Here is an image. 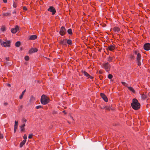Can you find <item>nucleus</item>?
I'll use <instances>...</instances> for the list:
<instances>
[{"label":"nucleus","instance_id":"obj_1","mask_svg":"<svg viewBox=\"0 0 150 150\" xmlns=\"http://www.w3.org/2000/svg\"><path fill=\"white\" fill-rule=\"evenodd\" d=\"M132 103H131V105L132 108L135 110H137L140 108V104L138 102L137 100L134 98L132 100Z\"/></svg>","mask_w":150,"mask_h":150},{"label":"nucleus","instance_id":"obj_2","mask_svg":"<svg viewBox=\"0 0 150 150\" xmlns=\"http://www.w3.org/2000/svg\"><path fill=\"white\" fill-rule=\"evenodd\" d=\"M49 98L45 95H42L40 99L41 103L43 105H46L49 102Z\"/></svg>","mask_w":150,"mask_h":150},{"label":"nucleus","instance_id":"obj_3","mask_svg":"<svg viewBox=\"0 0 150 150\" xmlns=\"http://www.w3.org/2000/svg\"><path fill=\"white\" fill-rule=\"evenodd\" d=\"M102 67L105 69V71L108 72L110 69L111 66L108 62H104L102 65Z\"/></svg>","mask_w":150,"mask_h":150},{"label":"nucleus","instance_id":"obj_4","mask_svg":"<svg viewBox=\"0 0 150 150\" xmlns=\"http://www.w3.org/2000/svg\"><path fill=\"white\" fill-rule=\"evenodd\" d=\"M10 42L9 41L6 42H4L0 39V43L3 46L8 47H10Z\"/></svg>","mask_w":150,"mask_h":150},{"label":"nucleus","instance_id":"obj_5","mask_svg":"<svg viewBox=\"0 0 150 150\" xmlns=\"http://www.w3.org/2000/svg\"><path fill=\"white\" fill-rule=\"evenodd\" d=\"M67 30L65 27L62 26L60 28V30L59 32V34L61 35H64L66 33Z\"/></svg>","mask_w":150,"mask_h":150},{"label":"nucleus","instance_id":"obj_6","mask_svg":"<svg viewBox=\"0 0 150 150\" xmlns=\"http://www.w3.org/2000/svg\"><path fill=\"white\" fill-rule=\"evenodd\" d=\"M19 30V26L16 25L14 28L11 29V31L13 33H16Z\"/></svg>","mask_w":150,"mask_h":150},{"label":"nucleus","instance_id":"obj_7","mask_svg":"<svg viewBox=\"0 0 150 150\" xmlns=\"http://www.w3.org/2000/svg\"><path fill=\"white\" fill-rule=\"evenodd\" d=\"M48 11L52 13V14L54 15L56 13V11L55 8L53 6H50L48 8Z\"/></svg>","mask_w":150,"mask_h":150},{"label":"nucleus","instance_id":"obj_8","mask_svg":"<svg viewBox=\"0 0 150 150\" xmlns=\"http://www.w3.org/2000/svg\"><path fill=\"white\" fill-rule=\"evenodd\" d=\"M144 49L146 50H150V44L147 43L144 45Z\"/></svg>","mask_w":150,"mask_h":150},{"label":"nucleus","instance_id":"obj_9","mask_svg":"<svg viewBox=\"0 0 150 150\" xmlns=\"http://www.w3.org/2000/svg\"><path fill=\"white\" fill-rule=\"evenodd\" d=\"M100 96L106 102H108V99L107 98L104 94L101 93H100Z\"/></svg>","mask_w":150,"mask_h":150},{"label":"nucleus","instance_id":"obj_10","mask_svg":"<svg viewBox=\"0 0 150 150\" xmlns=\"http://www.w3.org/2000/svg\"><path fill=\"white\" fill-rule=\"evenodd\" d=\"M82 73L84 75L86 76L88 78H90L92 79V77L91 76H90L87 73L86 71H82Z\"/></svg>","mask_w":150,"mask_h":150},{"label":"nucleus","instance_id":"obj_11","mask_svg":"<svg viewBox=\"0 0 150 150\" xmlns=\"http://www.w3.org/2000/svg\"><path fill=\"white\" fill-rule=\"evenodd\" d=\"M38 51V50L36 48H32L29 51L30 53H33L35 52Z\"/></svg>","mask_w":150,"mask_h":150},{"label":"nucleus","instance_id":"obj_12","mask_svg":"<svg viewBox=\"0 0 150 150\" xmlns=\"http://www.w3.org/2000/svg\"><path fill=\"white\" fill-rule=\"evenodd\" d=\"M37 36L35 35H33L30 36L29 39L30 40H33L36 39Z\"/></svg>","mask_w":150,"mask_h":150},{"label":"nucleus","instance_id":"obj_13","mask_svg":"<svg viewBox=\"0 0 150 150\" xmlns=\"http://www.w3.org/2000/svg\"><path fill=\"white\" fill-rule=\"evenodd\" d=\"M115 49V47L112 45H110L108 47V49L109 50L113 51Z\"/></svg>","mask_w":150,"mask_h":150},{"label":"nucleus","instance_id":"obj_14","mask_svg":"<svg viewBox=\"0 0 150 150\" xmlns=\"http://www.w3.org/2000/svg\"><path fill=\"white\" fill-rule=\"evenodd\" d=\"M25 126V124L23 122V124L20 127V128L21 129V131L22 132L24 131L25 129L24 127Z\"/></svg>","mask_w":150,"mask_h":150},{"label":"nucleus","instance_id":"obj_15","mask_svg":"<svg viewBox=\"0 0 150 150\" xmlns=\"http://www.w3.org/2000/svg\"><path fill=\"white\" fill-rule=\"evenodd\" d=\"M113 29L115 32H118L120 30V28L118 27H115L113 28Z\"/></svg>","mask_w":150,"mask_h":150},{"label":"nucleus","instance_id":"obj_16","mask_svg":"<svg viewBox=\"0 0 150 150\" xmlns=\"http://www.w3.org/2000/svg\"><path fill=\"white\" fill-rule=\"evenodd\" d=\"M26 142V140H23L22 142L20 144V147H22L23 145L25 144V142Z\"/></svg>","mask_w":150,"mask_h":150},{"label":"nucleus","instance_id":"obj_17","mask_svg":"<svg viewBox=\"0 0 150 150\" xmlns=\"http://www.w3.org/2000/svg\"><path fill=\"white\" fill-rule=\"evenodd\" d=\"M26 89L25 90L23 91L22 92L21 94V96H20L19 98L20 99H22L23 98V95H24L26 91Z\"/></svg>","mask_w":150,"mask_h":150},{"label":"nucleus","instance_id":"obj_18","mask_svg":"<svg viewBox=\"0 0 150 150\" xmlns=\"http://www.w3.org/2000/svg\"><path fill=\"white\" fill-rule=\"evenodd\" d=\"M128 88L131 91L134 93H135V91L132 87H128Z\"/></svg>","mask_w":150,"mask_h":150},{"label":"nucleus","instance_id":"obj_19","mask_svg":"<svg viewBox=\"0 0 150 150\" xmlns=\"http://www.w3.org/2000/svg\"><path fill=\"white\" fill-rule=\"evenodd\" d=\"M141 55L139 53H138L137 54V60H140Z\"/></svg>","mask_w":150,"mask_h":150},{"label":"nucleus","instance_id":"obj_20","mask_svg":"<svg viewBox=\"0 0 150 150\" xmlns=\"http://www.w3.org/2000/svg\"><path fill=\"white\" fill-rule=\"evenodd\" d=\"M67 33L68 34L70 35H72V30L71 29H69L67 30Z\"/></svg>","mask_w":150,"mask_h":150},{"label":"nucleus","instance_id":"obj_21","mask_svg":"<svg viewBox=\"0 0 150 150\" xmlns=\"http://www.w3.org/2000/svg\"><path fill=\"white\" fill-rule=\"evenodd\" d=\"M21 44V42L20 41H18L15 43V46L18 47H19Z\"/></svg>","mask_w":150,"mask_h":150},{"label":"nucleus","instance_id":"obj_22","mask_svg":"<svg viewBox=\"0 0 150 150\" xmlns=\"http://www.w3.org/2000/svg\"><path fill=\"white\" fill-rule=\"evenodd\" d=\"M142 98L143 99H145L147 98V96L146 95L143 94L142 95Z\"/></svg>","mask_w":150,"mask_h":150},{"label":"nucleus","instance_id":"obj_23","mask_svg":"<svg viewBox=\"0 0 150 150\" xmlns=\"http://www.w3.org/2000/svg\"><path fill=\"white\" fill-rule=\"evenodd\" d=\"M3 14L5 16H10L11 15V13H4Z\"/></svg>","mask_w":150,"mask_h":150},{"label":"nucleus","instance_id":"obj_24","mask_svg":"<svg viewBox=\"0 0 150 150\" xmlns=\"http://www.w3.org/2000/svg\"><path fill=\"white\" fill-rule=\"evenodd\" d=\"M67 43L68 44L71 45L72 44L71 41L70 40H68L67 41Z\"/></svg>","mask_w":150,"mask_h":150},{"label":"nucleus","instance_id":"obj_25","mask_svg":"<svg viewBox=\"0 0 150 150\" xmlns=\"http://www.w3.org/2000/svg\"><path fill=\"white\" fill-rule=\"evenodd\" d=\"M1 30L2 31H4L6 30V28L4 26H3L1 28Z\"/></svg>","mask_w":150,"mask_h":150},{"label":"nucleus","instance_id":"obj_26","mask_svg":"<svg viewBox=\"0 0 150 150\" xmlns=\"http://www.w3.org/2000/svg\"><path fill=\"white\" fill-rule=\"evenodd\" d=\"M112 57H109L108 58V59H107L108 61L109 62H112Z\"/></svg>","mask_w":150,"mask_h":150},{"label":"nucleus","instance_id":"obj_27","mask_svg":"<svg viewBox=\"0 0 150 150\" xmlns=\"http://www.w3.org/2000/svg\"><path fill=\"white\" fill-rule=\"evenodd\" d=\"M60 43L61 44L65 45L66 44V42L64 40H62L60 42Z\"/></svg>","mask_w":150,"mask_h":150},{"label":"nucleus","instance_id":"obj_28","mask_svg":"<svg viewBox=\"0 0 150 150\" xmlns=\"http://www.w3.org/2000/svg\"><path fill=\"white\" fill-rule=\"evenodd\" d=\"M108 78L109 79H111L112 78V75L111 74H109L108 76Z\"/></svg>","mask_w":150,"mask_h":150},{"label":"nucleus","instance_id":"obj_29","mask_svg":"<svg viewBox=\"0 0 150 150\" xmlns=\"http://www.w3.org/2000/svg\"><path fill=\"white\" fill-rule=\"evenodd\" d=\"M111 108L110 106H105V109L108 110H109Z\"/></svg>","mask_w":150,"mask_h":150},{"label":"nucleus","instance_id":"obj_30","mask_svg":"<svg viewBox=\"0 0 150 150\" xmlns=\"http://www.w3.org/2000/svg\"><path fill=\"white\" fill-rule=\"evenodd\" d=\"M25 59L26 60L28 61L29 59V57L28 56H26L25 57Z\"/></svg>","mask_w":150,"mask_h":150},{"label":"nucleus","instance_id":"obj_31","mask_svg":"<svg viewBox=\"0 0 150 150\" xmlns=\"http://www.w3.org/2000/svg\"><path fill=\"white\" fill-rule=\"evenodd\" d=\"M137 64L139 66L141 64V63L140 62V60H137Z\"/></svg>","mask_w":150,"mask_h":150},{"label":"nucleus","instance_id":"obj_32","mask_svg":"<svg viewBox=\"0 0 150 150\" xmlns=\"http://www.w3.org/2000/svg\"><path fill=\"white\" fill-rule=\"evenodd\" d=\"M42 107L41 105H38V106H37L36 107V108L37 109H38L39 108H41Z\"/></svg>","mask_w":150,"mask_h":150},{"label":"nucleus","instance_id":"obj_33","mask_svg":"<svg viewBox=\"0 0 150 150\" xmlns=\"http://www.w3.org/2000/svg\"><path fill=\"white\" fill-rule=\"evenodd\" d=\"M33 135L32 134H30L28 136V138L29 139H31Z\"/></svg>","mask_w":150,"mask_h":150},{"label":"nucleus","instance_id":"obj_34","mask_svg":"<svg viewBox=\"0 0 150 150\" xmlns=\"http://www.w3.org/2000/svg\"><path fill=\"white\" fill-rule=\"evenodd\" d=\"M122 84L123 85L125 86H127V84H126V83L125 82H122Z\"/></svg>","mask_w":150,"mask_h":150},{"label":"nucleus","instance_id":"obj_35","mask_svg":"<svg viewBox=\"0 0 150 150\" xmlns=\"http://www.w3.org/2000/svg\"><path fill=\"white\" fill-rule=\"evenodd\" d=\"M23 138L25 139V140H26L27 139V136L26 134H24L23 136Z\"/></svg>","mask_w":150,"mask_h":150},{"label":"nucleus","instance_id":"obj_36","mask_svg":"<svg viewBox=\"0 0 150 150\" xmlns=\"http://www.w3.org/2000/svg\"><path fill=\"white\" fill-rule=\"evenodd\" d=\"M3 134H1L0 135V138H1V139H2L3 138Z\"/></svg>","mask_w":150,"mask_h":150},{"label":"nucleus","instance_id":"obj_37","mask_svg":"<svg viewBox=\"0 0 150 150\" xmlns=\"http://www.w3.org/2000/svg\"><path fill=\"white\" fill-rule=\"evenodd\" d=\"M23 9L24 10L26 11L27 10V8L25 6H24L23 7Z\"/></svg>","mask_w":150,"mask_h":150},{"label":"nucleus","instance_id":"obj_38","mask_svg":"<svg viewBox=\"0 0 150 150\" xmlns=\"http://www.w3.org/2000/svg\"><path fill=\"white\" fill-rule=\"evenodd\" d=\"M18 127V125H14V128H17Z\"/></svg>","mask_w":150,"mask_h":150},{"label":"nucleus","instance_id":"obj_39","mask_svg":"<svg viewBox=\"0 0 150 150\" xmlns=\"http://www.w3.org/2000/svg\"><path fill=\"white\" fill-rule=\"evenodd\" d=\"M18 122L17 121H15V125H18Z\"/></svg>","mask_w":150,"mask_h":150},{"label":"nucleus","instance_id":"obj_40","mask_svg":"<svg viewBox=\"0 0 150 150\" xmlns=\"http://www.w3.org/2000/svg\"><path fill=\"white\" fill-rule=\"evenodd\" d=\"M18 122L17 121H15V125H18Z\"/></svg>","mask_w":150,"mask_h":150},{"label":"nucleus","instance_id":"obj_41","mask_svg":"<svg viewBox=\"0 0 150 150\" xmlns=\"http://www.w3.org/2000/svg\"><path fill=\"white\" fill-rule=\"evenodd\" d=\"M3 2L4 3H6L7 2V0H3Z\"/></svg>","mask_w":150,"mask_h":150},{"label":"nucleus","instance_id":"obj_42","mask_svg":"<svg viewBox=\"0 0 150 150\" xmlns=\"http://www.w3.org/2000/svg\"><path fill=\"white\" fill-rule=\"evenodd\" d=\"M13 7L15 8V7H16V5L15 4H13Z\"/></svg>","mask_w":150,"mask_h":150},{"label":"nucleus","instance_id":"obj_43","mask_svg":"<svg viewBox=\"0 0 150 150\" xmlns=\"http://www.w3.org/2000/svg\"><path fill=\"white\" fill-rule=\"evenodd\" d=\"M8 103H4V105H7Z\"/></svg>","mask_w":150,"mask_h":150},{"label":"nucleus","instance_id":"obj_44","mask_svg":"<svg viewBox=\"0 0 150 150\" xmlns=\"http://www.w3.org/2000/svg\"><path fill=\"white\" fill-rule=\"evenodd\" d=\"M17 128H14V132L15 133L16 131Z\"/></svg>","mask_w":150,"mask_h":150},{"label":"nucleus","instance_id":"obj_45","mask_svg":"<svg viewBox=\"0 0 150 150\" xmlns=\"http://www.w3.org/2000/svg\"><path fill=\"white\" fill-rule=\"evenodd\" d=\"M138 53H137V51H135V52H134V54H137Z\"/></svg>","mask_w":150,"mask_h":150},{"label":"nucleus","instance_id":"obj_46","mask_svg":"<svg viewBox=\"0 0 150 150\" xmlns=\"http://www.w3.org/2000/svg\"><path fill=\"white\" fill-rule=\"evenodd\" d=\"M9 57H7L6 58V59L7 60H8Z\"/></svg>","mask_w":150,"mask_h":150},{"label":"nucleus","instance_id":"obj_47","mask_svg":"<svg viewBox=\"0 0 150 150\" xmlns=\"http://www.w3.org/2000/svg\"><path fill=\"white\" fill-rule=\"evenodd\" d=\"M99 72L100 74H101L102 73V71L101 70H100L99 71Z\"/></svg>","mask_w":150,"mask_h":150},{"label":"nucleus","instance_id":"obj_48","mask_svg":"<svg viewBox=\"0 0 150 150\" xmlns=\"http://www.w3.org/2000/svg\"><path fill=\"white\" fill-rule=\"evenodd\" d=\"M62 112L64 113L65 114H66V113L65 112V110H64L62 111Z\"/></svg>","mask_w":150,"mask_h":150},{"label":"nucleus","instance_id":"obj_49","mask_svg":"<svg viewBox=\"0 0 150 150\" xmlns=\"http://www.w3.org/2000/svg\"><path fill=\"white\" fill-rule=\"evenodd\" d=\"M6 64H7L8 65H9V64H11V63H10L9 62H6Z\"/></svg>","mask_w":150,"mask_h":150},{"label":"nucleus","instance_id":"obj_50","mask_svg":"<svg viewBox=\"0 0 150 150\" xmlns=\"http://www.w3.org/2000/svg\"><path fill=\"white\" fill-rule=\"evenodd\" d=\"M13 13H16V11H14L13 12Z\"/></svg>","mask_w":150,"mask_h":150},{"label":"nucleus","instance_id":"obj_51","mask_svg":"<svg viewBox=\"0 0 150 150\" xmlns=\"http://www.w3.org/2000/svg\"><path fill=\"white\" fill-rule=\"evenodd\" d=\"M24 122H26L27 121V120L26 119H24Z\"/></svg>","mask_w":150,"mask_h":150},{"label":"nucleus","instance_id":"obj_52","mask_svg":"<svg viewBox=\"0 0 150 150\" xmlns=\"http://www.w3.org/2000/svg\"><path fill=\"white\" fill-rule=\"evenodd\" d=\"M102 109H105V106H104L102 108Z\"/></svg>","mask_w":150,"mask_h":150},{"label":"nucleus","instance_id":"obj_53","mask_svg":"<svg viewBox=\"0 0 150 150\" xmlns=\"http://www.w3.org/2000/svg\"><path fill=\"white\" fill-rule=\"evenodd\" d=\"M8 86H11V85H10V84H8Z\"/></svg>","mask_w":150,"mask_h":150},{"label":"nucleus","instance_id":"obj_54","mask_svg":"<svg viewBox=\"0 0 150 150\" xmlns=\"http://www.w3.org/2000/svg\"><path fill=\"white\" fill-rule=\"evenodd\" d=\"M71 117V118L73 120H74L73 119V117Z\"/></svg>","mask_w":150,"mask_h":150},{"label":"nucleus","instance_id":"obj_55","mask_svg":"<svg viewBox=\"0 0 150 150\" xmlns=\"http://www.w3.org/2000/svg\"><path fill=\"white\" fill-rule=\"evenodd\" d=\"M133 56L132 57V58H133Z\"/></svg>","mask_w":150,"mask_h":150}]
</instances>
